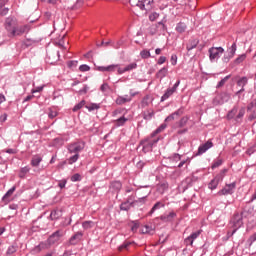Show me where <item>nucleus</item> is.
<instances>
[{
    "label": "nucleus",
    "mask_w": 256,
    "mask_h": 256,
    "mask_svg": "<svg viewBox=\"0 0 256 256\" xmlns=\"http://www.w3.org/2000/svg\"><path fill=\"white\" fill-rule=\"evenodd\" d=\"M165 129H167V124L163 123L154 132H152L148 138L141 141L144 153H149V151L153 150V146L159 143V133H162Z\"/></svg>",
    "instance_id": "obj_1"
},
{
    "label": "nucleus",
    "mask_w": 256,
    "mask_h": 256,
    "mask_svg": "<svg viewBox=\"0 0 256 256\" xmlns=\"http://www.w3.org/2000/svg\"><path fill=\"white\" fill-rule=\"evenodd\" d=\"M237 111L238 114H237ZM245 107H241L239 109V106L235 105L227 114V119H236V121H239V119H243L245 117Z\"/></svg>",
    "instance_id": "obj_2"
},
{
    "label": "nucleus",
    "mask_w": 256,
    "mask_h": 256,
    "mask_svg": "<svg viewBox=\"0 0 256 256\" xmlns=\"http://www.w3.org/2000/svg\"><path fill=\"white\" fill-rule=\"evenodd\" d=\"M4 27L8 33V36L13 37V32L15 31V29L17 27V19H15L13 17L6 18V20L4 22Z\"/></svg>",
    "instance_id": "obj_3"
},
{
    "label": "nucleus",
    "mask_w": 256,
    "mask_h": 256,
    "mask_svg": "<svg viewBox=\"0 0 256 256\" xmlns=\"http://www.w3.org/2000/svg\"><path fill=\"white\" fill-rule=\"evenodd\" d=\"M85 149V142L79 141V142H73L68 145V153L71 155H79L81 151Z\"/></svg>",
    "instance_id": "obj_4"
},
{
    "label": "nucleus",
    "mask_w": 256,
    "mask_h": 256,
    "mask_svg": "<svg viewBox=\"0 0 256 256\" xmlns=\"http://www.w3.org/2000/svg\"><path fill=\"white\" fill-rule=\"evenodd\" d=\"M210 61H217L225 53L223 47H212L208 50Z\"/></svg>",
    "instance_id": "obj_5"
},
{
    "label": "nucleus",
    "mask_w": 256,
    "mask_h": 256,
    "mask_svg": "<svg viewBox=\"0 0 256 256\" xmlns=\"http://www.w3.org/2000/svg\"><path fill=\"white\" fill-rule=\"evenodd\" d=\"M153 3L154 0H139L136 4V7H139L141 11H146V13H148V11L153 9Z\"/></svg>",
    "instance_id": "obj_6"
},
{
    "label": "nucleus",
    "mask_w": 256,
    "mask_h": 256,
    "mask_svg": "<svg viewBox=\"0 0 256 256\" xmlns=\"http://www.w3.org/2000/svg\"><path fill=\"white\" fill-rule=\"evenodd\" d=\"M179 85H181V80H177L176 83L173 85L172 88H168L164 95L161 97V101H167V99H169V97H171V95H173V93H177V89H179Z\"/></svg>",
    "instance_id": "obj_7"
},
{
    "label": "nucleus",
    "mask_w": 256,
    "mask_h": 256,
    "mask_svg": "<svg viewBox=\"0 0 256 256\" xmlns=\"http://www.w3.org/2000/svg\"><path fill=\"white\" fill-rule=\"evenodd\" d=\"M231 225L232 227H234V229H236V231L238 229H241V227H243V216L239 213L235 214L233 216V218L231 219Z\"/></svg>",
    "instance_id": "obj_8"
},
{
    "label": "nucleus",
    "mask_w": 256,
    "mask_h": 256,
    "mask_svg": "<svg viewBox=\"0 0 256 256\" xmlns=\"http://www.w3.org/2000/svg\"><path fill=\"white\" fill-rule=\"evenodd\" d=\"M235 187H237V183L235 182L226 184L225 187L218 192V195H233Z\"/></svg>",
    "instance_id": "obj_9"
},
{
    "label": "nucleus",
    "mask_w": 256,
    "mask_h": 256,
    "mask_svg": "<svg viewBox=\"0 0 256 256\" xmlns=\"http://www.w3.org/2000/svg\"><path fill=\"white\" fill-rule=\"evenodd\" d=\"M237 51V44L233 43L231 45V47L228 50V53L224 55V57L222 58V61L224 63H229V61H231V59H233V57H235V53Z\"/></svg>",
    "instance_id": "obj_10"
},
{
    "label": "nucleus",
    "mask_w": 256,
    "mask_h": 256,
    "mask_svg": "<svg viewBox=\"0 0 256 256\" xmlns=\"http://www.w3.org/2000/svg\"><path fill=\"white\" fill-rule=\"evenodd\" d=\"M29 31H31V25L30 24H26L23 26H17L13 32V37H19L21 35H23V33H29Z\"/></svg>",
    "instance_id": "obj_11"
},
{
    "label": "nucleus",
    "mask_w": 256,
    "mask_h": 256,
    "mask_svg": "<svg viewBox=\"0 0 256 256\" xmlns=\"http://www.w3.org/2000/svg\"><path fill=\"white\" fill-rule=\"evenodd\" d=\"M47 249H51V244L48 242V240L40 242L39 245L35 246L32 249V253H41V251H47Z\"/></svg>",
    "instance_id": "obj_12"
},
{
    "label": "nucleus",
    "mask_w": 256,
    "mask_h": 256,
    "mask_svg": "<svg viewBox=\"0 0 256 256\" xmlns=\"http://www.w3.org/2000/svg\"><path fill=\"white\" fill-rule=\"evenodd\" d=\"M63 237V231L58 230L54 232L48 239L47 241L49 242L50 246L55 245V243H58L59 239Z\"/></svg>",
    "instance_id": "obj_13"
},
{
    "label": "nucleus",
    "mask_w": 256,
    "mask_h": 256,
    "mask_svg": "<svg viewBox=\"0 0 256 256\" xmlns=\"http://www.w3.org/2000/svg\"><path fill=\"white\" fill-rule=\"evenodd\" d=\"M211 147H213V142L207 141L206 143L199 146L198 152L196 155H203V153H207V151H209Z\"/></svg>",
    "instance_id": "obj_14"
},
{
    "label": "nucleus",
    "mask_w": 256,
    "mask_h": 256,
    "mask_svg": "<svg viewBox=\"0 0 256 256\" xmlns=\"http://www.w3.org/2000/svg\"><path fill=\"white\" fill-rule=\"evenodd\" d=\"M181 115H183V110L178 109L177 111L173 112L168 117H166L164 121H165V123L175 121V119H179V117H181Z\"/></svg>",
    "instance_id": "obj_15"
},
{
    "label": "nucleus",
    "mask_w": 256,
    "mask_h": 256,
    "mask_svg": "<svg viewBox=\"0 0 256 256\" xmlns=\"http://www.w3.org/2000/svg\"><path fill=\"white\" fill-rule=\"evenodd\" d=\"M175 217H177V213L175 212H170V213H165L162 216H160V220L163 221V223H171V221H173V219H175Z\"/></svg>",
    "instance_id": "obj_16"
},
{
    "label": "nucleus",
    "mask_w": 256,
    "mask_h": 256,
    "mask_svg": "<svg viewBox=\"0 0 256 256\" xmlns=\"http://www.w3.org/2000/svg\"><path fill=\"white\" fill-rule=\"evenodd\" d=\"M81 239H83V232H77L69 239V244L77 245V243H79V241H81Z\"/></svg>",
    "instance_id": "obj_17"
},
{
    "label": "nucleus",
    "mask_w": 256,
    "mask_h": 256,
    "mask_svg": "<svg viewBox=\"0 0 256 256\" xmlns=\"http://www.w3.org/2000/svg\"><path fill=\"white\" fill-rule=\"evenodd\" d=\"M131 97L129 95L118 96L116 98V105H125V103H131Z\"/></svg>",
    "instance_id": "obj_18"
},
{
    "label": "nucleus",
    "mask_w": 256,
    "mask_h": 256,
    "mask_svg": "<svg viewBox=\"0 0 256 256\" xmlns=\"http://www.w3.org/2000/svg\"><path fill=\"white\" fill-rule=\"evenodd\" d=\"M17 187L13 186L12 188H10L5 195L2 197V201H4V203L7 205V203H9V197H11V195H13V193H15Z\"/></svg>",
    "instance_id": "obj_19"
},
{
    "label": "nucleus",
    "mask_w": 256,
    "mask_h": 256,
    "mask_svg": "<svg viewBox=\"0 0 256 256\" xmlns=\"http://www.w3.org/2000/svg\"><path fill=\"white\" fill-rule=\"evenodd\" d=\"M228 171H229V169H227V168L222 169V170L214 177V179H215L216 181H218V182L221 183V181H223V179H225V176L227 175Z\"/></svg>",
    "instance_id": "obj_20"
},
{
    "label": "nucleus",
    "mask_w": 256,
    "mask_h": 256,
    "mask_svg": "<svg viewBox=\"0 0 256 256\" xmlns=\"http://www.w3.org/2000/svg\"><path fill=\"white\" fill-rule=\"evenodd\" d=\"M168 73H169V69L167 67H163L156 73V77L157 79H165Z\"/></svg>",
    "instance_id": "obj_21"
},
{
    "label": "nucleus",
    "mask_w": 256,
    "mask_h": 256,
    "mask_svg": "<svg viewBox=\"0 0 256 256\" xmlns=\"http://www.w3.org/2000/svg\"><path fill=\"white\" fill-rule=\"evenodd\" d=\"M199 45V39H192L186 46L187 51H193Z\"/></svg>",
    "instance_id": "obj_22"
},
{
    "label": "nucleus",
    "mask_w": 256,
    "mask_h": 256,
    "mask_svg": "<svg viewBox=\"0 0 256 256\" xmlns=\"http://www.w3.org/2000/svg\"><path fill=\"white\" fill-rule=\"evenodd\" d=\"M167 189H169V184L167 182H161L157 185L158 193L163 194L164 192L167 191Z\"/></svg>",
    "instance_id": "obj_23"
},
{
    "label": "nucleus",
    "mask_w": 256,
    "mask_h": 256,
    "mask_svg": "<svg viewBox=\"0 0 256 256\" xmlns=\"http://www.w3.org/2000/svg\"><path fill=\"white\" fill-rule=\"evenodd\" d=\"M41 161H43V158L41 156H33L30 164L32 167H39Z\"/></svg>",
    "instance_id": "obj_24"
},
{
    "label": "nucleus",
    "mask_w": 256,
    "mask_h": 256,
    "mask_svg": "<svg viewBox=\"0 0 256 256\" xmlns=\"http://www.w3.org/2000/svg\"><path fill=\"white\" fill-rule=\"evenodd\" d=\"M165 207V203L159 201V202H156L154 204V206L152 207V209L150 210V215H153L154 212H156L157 210L161 209Z\"/></svg>",
    "instance_id": "obj_25"
},
{
    "label": "nucleus",
    "mask_w": 256,
    "mask_h": 256,
    "mask_svg": "<svg viewBox=\"0 0 256 256\" xmlns=\"http://www.w3.org/2000/svg\"><path fill=\"white\" fill-rule=\"evenodd\" d=\"M31 171V168L29 166H25L23 168L20 169L19 172V177L20 179H25V176L27 175V173H29Z\"/></svg>",
    "instance_id": "obj_26"
},
{
    "label": "nucleus",
    "mask_w": 256,
    "mask_h": 256,
    "mask_svg": "<svg viewBox=\"0 0 256 256\" xmlns=\"http://www.w3.org/2000/svg\"><path fill=\"white\" fill-rule=\"evenodd\" d=\"M128 119L125 118L124 116L118 118L117 120H115V126L116 127H123V125H125V123H127Z\"/></svg>",
    "instance_id": "obj_27"
},
{
    "label": "nucleus",
    "mask_w": 256,
    "mask_h": 256,
    "mask_svg": "<svg viewBox=\"0 0 256 256\" xmlns=\"http://www.w3.org/2000/svg\"><path fill=\"white\" fill-rule=\"evenodd\" d=\"M219 183L220 182L215 178L212 179L208 184V189H211V191H214V189H217V187H219Z\"/></svg>",
    "instance_id": "obj_28"
},
{
    "label": "nucleus",
    "mask_w": 256,
    "mask_h": 256,
    "mask_svg": "<svg viewBox=\"0 0 256 256\" xmlns=\"http://www.w3.org/2000/svg\"><path fill=\"white\" fill-rule=\"evenodd\" d=\"M5 153H8L9 155H16L17 149L9 148L7 150H2L0 153V159H3Z\"/></svg>",
    "instance_id": "obj_29"
},
{
    "label": "nucleus",
    "mask_w": 256,
    "mask_h": 256,
    "mask_svg": "<svg viewBox=\"0 0 256 256\" xmlns=\"http://www.w3.org/2000/svg\"><path fill=\"white\" fill-rule=\"evenodd\" d=\"M169 161L170 163H173V164L179 163V161H181V155L174 153L172 156L169 157Z\"/></svg>",
    "instance_id": "obj_30"
},
{
    "label": "nucleus",
    "mask_w": 256,
    "mask_h": 256,
    "mask_svg": "<svg viewBox=\"0 0 256 256\" xmlns=\"http://www.w3.org/2000/svg\"><path fill=\"white\" fill-rule=\"evenodd\" d=\"M186 29H187V25H185V23L183 22L178 23L176 26L177 33H185Z\"/></svg>",
    "instance_id": "obj_31"
},
{
    "label": "nucleus",
    "mask_w": 256,
    "mask_h": 256,
    "mask_svg": "<svg viewBox=\"0 0 256 256\" xmlns=\"http://www.w3.org/2000/svg\"><path fill=\"white\" fill-rule=\"evenodd\" d=\"M149 195H151V190L148 191V194L146 196H143L141 198H138L137 200H135V205H139V203L141 205H144L145 201H147V197H149Z\"/></svg>",
    "instance_id": "obj_32"
},
{
    "label": "nucleus",
    "mask_w": 256,
    "mask_h": 256,
    "mask_svg": "<svg viewBox=\"0 0 256 256\" xmlns=\"http://www.w3.org/2000/svg\"><path fill=\"white\" fill-rule=\"evenodd\" d=\"M82 227L83 229L87 230V229H93V227H95V222L93 221H84L82 223Z\"/></svg>",
    "instance_id": "obj_33"
},
{
    "label": "nucleus",
    "mask_w": 256,
    "mask_h": 256,
    "mask_svg": "<svg viewBox=\"0 0 256 256\" xmlns=\"http://www.w3.org/2000/svg\"><path fill=\"white\" fill-rule=\"evenodd\" d=\"M121 187H123V185L120 181H114L111 183V188L114 189V191H121Z\"/></svg>",
    "instance_id": "obj_34"
},
{
    "label": "nucleus",
    "mask_w": 256,
    "mask_h": 256,
    "mask_svg": "<svg viewBox=\"0 0 256 256\" xmlns=\"http://www.w3.org/2000/svg\"><path fill=\"white\" fill-rule=\"evenodd\" d=\"M79 161V154H74L73 156L69 157L67 162L68 165H73V163H77Z\"/></svg>",
    "instance_id": "obj_35"
},
{
    "label": "nucleus",
    "mask_w": 256,
    "mask_h": 256,
    "mask_svg": "<svg viewBox=\"0 0 256 256\" xmlns=\"http://www.w3.org/2000/svg\"><path fill=\"white\" fill-rule=\"evenodd\" d=\"M229 79H231V75L225 76L220 82H218L216 88L220 89V87H223L225 85V83H227V81H229Z\"/></svg>",
    "instance_id": "obj_36"
},
{
    "label": "nucleus",
    "mask_w": 256,
    "mask_h": 256,
    "mask_svg": "<svg viewBox=\"0 0 256 256\" xmlns=\"http://www.w3.org/2000/svg\"><path fill=\"white\" fill-rule=\"evenodd\" d=\"M221 165H223V159L218 158V159L214 160V162L212 163L211 168L212 169H217V167H221Z\"/></svg>",
    "instance_id": "obj_37"
},
{
    "label": "nucleus",
    "mask_w": 256,
    "mask_h": 256,
    "mask_svg": "<svg viewBox=\"0 0 256 256\" xmlns=\"http://www.w3.org/2000/svg\"><path fill=\"white\" fill-rule=\"evenodd\" d=\"M141 233L143 234H151L153 233V228L149 225H145L141 228Z\"/></svg>",
    "instance_id": "obj_38"
},
{
    "label": "nucleus",
    "mask_w": 256,
    "mask_h": 256,
    "mask_svg": "<svg viewBox=\"0 0 256 256\" xmlns=\"http://www.w3.org/2000/svg\"><path fill=\"white\" fill-rule=\"evenodd\" d=\"M188 121H189V117H187V116L182 117V118L179 120V122H178V127H180V128L185 127V125H187Z\"/></svg>",
    "instance_id": "obj_39"
},
{
    "label": "nucleus",
    "mask_w": 256,
    "mask_h": 256,
    "mask_svg": "<svg viewBox=\"0 0 256 256\" xmlns=\"http://www.w3.org/2000/svg\"><path fill=\"white\" fill-rule=\"evenodd\" d=\"M85 104H86L85 100L80 101L78 104H76L73 107L72 111L77 112L79 111V109H83V107H85Z\"/></svg>",
    "instance_id": "obj_40"
},
{
    "label": "nucleus",
    "mask_w": 256,
    "mask_h": 256,
    "mask_svg": "<svg viewBox=\"0 0 256 256\" xmlns=\"http://www.w3.org/2000/svg\"><path fill=\"white\" fill-rule=\"evenodd\" d=\"M131 207H132V205L129 204V200H127L126 202H124L120 205L121 211H129L131 209Z\"/></svg>",
    "instance_id": "obj_41"
},
{
    "label": "nucleus",
    "mask_w": 256,
    "mask_h": 256,
    "mask_svg": "<svg viewBox=\"0 0 256 256\" xmlns=\"http://www.w3.org/2000/svg\"><path fill=\"white\" fill-rule=\"evenodd\" d=\"M86 107V109H88V111H95V110H97V109H100V105L99 104H97V103H92V104H90V105H87V106H85Z\"/></svg>",
    "instance_id": "obj_42"
},
{
    "label": "nucleus",
    "mask_w": 256,
    "mask_h": 256,
    "mask_svg": "<svg viewBox=\"0 0 256 256\" xmlns=\"http://www.w3.org/2000/svg\"><path fill=\"white\" fill-rule=\"evenodd\" d=\"M140 56L142 59H149V57H151V52L149 50H142Z\"/></svg>",
    "instance_id": "obj_43"
},
{
    "label": "nucleus",
    "mask_w": 256,
    "mask_h": 256,
    "mask_svg": "<svg viewBox=\"0 0 256 256\" xmlns=\"http://www.w3.org/2000/svg\"><path fill=\"white\" fill-rule=\"evenodd\" d=\"M59 217H60V212L58 210H53L50 214V218L52 219V221L59 219Z\"/></svg>",
    "instance_id": "obj_44"
},
{
    "label": "nucleus",
    "mask_w": 256,
    "mask_h": 256,
    "mask_svg": "<svg viewBox=\"0 0 256 256\" xmlns=\"http://www.w3.org/2000/svg\"><path fill=\"white\" fill-rule=\"evenodd\" d=\"M3 3H0V15L1 17H5L7 13H9V8H4Z\"/></svg>",
    "instance_id": "obj_45"
},
{
    "label": "nucleus",
    "mask_w": 256,
    "mask_h": 256,
    "mask_svg": "<svg viewBox=\"0 0 256 256\" xmlns=\"http://www.w3.org/2000/svg\"><path fill=\"white\" fill-rule=\"evenodd\" d=\"M245 59H247V55L242 54V55L238 56V57L235 59L234 63H235L236 65H239L240 63H243V61H244Z\"/></svg>",
    "instance_id": "obj_46"
},
{
    "label": "nucleus",
    "mask_w": 256,
    "mask_h": 256,
    "mask_svg": "<svg viewBox=\"0 0 256 256\" xmlns=\"http://www.w3.org/2000/svg\"><path fill=\"white\" fill-rule=\"evenodd\" d=\"M117 67H119V64H111V65L107 66V72L115 73V71H117Z\"/></svg>",
    "instance_id": "obj_47"
},
{
    "label": "nucleus",
    "mask_w": 256,
    "mask_h": 256,
    "mask_svg": "<svg viewBox=\"0 0 256 256\" xmlns=\"http://www.w3.org/2000/svg\"><path fill=\"white\" fill-rule=\"evenodd\" d=\"M133 69H137V63H135V62L130 63V64H128V65L125 67L126 73L129 72V71H133Z\"/></svg>",
    "instance_id": "obj_48"
},
{
    "label": "nucleus",
    "mask_w": 256,
    "mask_h": 256,
    "mask_svg": "<svg viewBox=\"0 0 256 256\" xmlns=\"http://www.w3.org/2000/svg\"><path fill=\"white\" fill-rule=\"evenodd\" d=\"M153 115H155L153 111H148V113L143 114V117L146 121H151V119H153Z\"/></svg>",
    "instance_id": "obj_49"
},
{
    "label": "nucleus",
    "mask_w": 256,
    "mask_h": 256,
    "mask_svg": "<svg viewBox=\"0 0 256 256\" xmlns=\"http://www.w3.org/2000/svg\"><path fill=\"white\" fill-rule=\"evenodd\" d=\"M247 77H242L240 80H238L237 85L238 87H245L247 85Z\"/></svg>",
    "instance_id": "obj_50"
},
{
    "label": "nucleus",
    "mask_w": 256,
    "mask_h": 256,
    "mask_svg": "<svg viewBox=\"0 0 256 256\" xmlns=\"http://www.w3.org/2000/svg\"><path fill=\"white\" fill-rule=\"evenodd\" d=\"M13 253H17V246L11 245L7 249V255H13Z\"/></svg>",
    "instance_id": "obj_51"
},
{
    "label": "nucleus",
    "mask_w": 256,
    "mask_h": 256,
    "mask_svg": "<svg viewBox=\"0 0 256 256\" xmlns=\"http://www.w3.org/2000/svg\"><path fill=\"white\" fill-rule=\"evenodd\" d=\"M255 241H256V232L254 234H252L247 240L249 247H251V245H253V243H255Z\"/></svg>",
    "instance_id": "obj_52"
},
{
    "label": "nucleus",
    "mask_w": 256,
    "mask_h": 256,
    "mask_svg": "<svg viewBox=\"0 0 256 256\" xmlns=\"http://www.w3.org/2000/svg\"><path fill=\"white\" fill-rule=\"evenodd\" d=\"M79 71H81L82 73H85L87 71H91V67H89V65L87 64H82L79 67Z\"/></svg>",
    "instance_id": "obj_53"
},
{
    "label": "nucleus",
    "mask_w": 256,
    "mask_h": 256,
    "mask_svg": "<svg viewBox=\"0 0 256 256\" xmlns=\"http://www.w3.org/2000/svg\"><path fill=\"white\" fill-rule=\"evenodd\" d=\"M157 19H159V13L157 12H152L150 15H149V21H157Z\"/></svg>",
    "instance_id": "obj_54"
},
{
    "label": "nucleus",
    "mask_w": 256,
    "mask_h": 256,
    "mask_svg": "<svg viewBox=\"0 0 256 256\" xmlns=\"http://www.w3.org/2000/svg\"><path fill=\"white\" fill-rule=\"evenodd\" d=\"M70 180L72 181V183H75L77 181H81V174L76 173V174L72 175Z\"/></svg>",
    "instance_id": "obj_55"
},
{
    "label": "nucleus",
    "mask_w": 256,
    "mask_h": 256,
    "mask_svg": "<svg viewBox=\"0 0 256 256\" xmlns=\"http://www.w3.org/2000/svg\"><path fill=\"white\" fill-rule=\"evenodd\" d=\"M58 113L57 111L53 110V109H49V113H48V117L49 119H55V117H57Z\"/></svg>",
    "instance_id": "obj_56"
},
{
    "label": "nucleus",
    "mask_w": 256,
    "mask_h": 256,
    "mask_svg": "<svg viewBox=\"0 0 256 256\" xmlns=\"http://www.w3.org/2000/svg\"><path fill=\"white\" fill-rule=\"evenodd\" d=\"M148 106H149V96H145L142 99L141 107L145 108V107H148Z\"/></svg>",
    "instance_id": "obj_57"
},
{
    "label": "nucleus",
    "mask_w": 256,
    "mask_h": 256,
    "mask_svg": "<svg viewBox=\"0 0 256 256\" xmlns=\"http://www.w3.org/2000/svg\"><path fill=\"white\" fill-rule=\"evenodd\" d=\"M123 46V40H119V41H117V42H112V47L114 48V49H119L120 47H122Z\"/></svg>",
    "instance_id": "obj_58"
},
{
    "label": "nucleus",
    "mask_w": 256,
    "mask_h": 256,
    "mask_svg": "<svg viewBox=\"0 0 256 256\" xmlns=\"http://www.w3.org/2000/svg\"><path fill=\"white\" fill-rule=\"evenodd\" d=\"M110 87H109V84L107 83H104L101 85L100 87V91H102V93H107L109 91Z\"/></svg>",
    "instance_id": "obj_59"
},
{
    "label": "nucleus",
    "mask_w": 256,
    "mask_h": 256,
    "mask_svg": "<svg viewBox=\"0 0 256 256\" xmlns=\"http://www.w3.org/2000/svg\"><path fill=\"white\" fill-rule=\"evenodd\" d=\"M194 239H192V238H190V236H188L185 240H184V243H185V245H187V246H191V247H193V243H194Z\"/></svg>",
    "instance_id": "obj_60"
},
{
    "label": "nucleus",
    "mask_w": 256,
    "mask_h": 256,
    "mask_svg": "<svg viewBox=\"0 0 256 256\" xmlns=\"http://www.w3.org/2000/svg\"><path fill=\"white\" fill-rule=\"evenodd\" d=\"M201 230H198L196 232H193L191 235H190V238L193 239L195 241V239H197L199 237V235H201Z\"/></svg>",
    "instance_id": "obj_61"
},
{
    "label": "nucleus",
    "mask_w": 256,
    "mask_h": 256,
    "mask_svg": "<svg viewBox=\"0 0 256 256\" xmlns=\"http://www.w3.org/2000/svg\"><path fill=\"white\" fill-rule=\"evenodd\" d=\"M43 87H44V86H37V87H35V88H33V89L31 90V93H32V94L41 93V91H43Z\"/></svg>",
    "instance_id": "obj_62"
},
{
    "label": "nucleus",
    "mask_w": 256,
    "mask_h": 256,
    "mask_svg": "<svg viewBox=\"0 0 256 256\" xmlns=\"http://www.w3.org/2000/svg\"><path fill=\"white\" fill-rule=\"evenodd\" d=\"M89 91V86L84 85L82 89L79 90L80 95H85Z\"/></svg>",
    "instance_id": "obj_63"
},
{
    "label": "nucleus",
    "mask_w": 256,
    "mask_h": 256,
    "mask_svg": "<svg viewBox=\"0 0 256 256\" xmlns=\"http://www.w3.org/2000/svg\"><path fill=\"white\" fill-rule=\"evenodd\" d=\"M171 65H177V55L175 54L171 56Z\"/></svg>",
    "instance_id": "obj_64"
}]
</instances>
